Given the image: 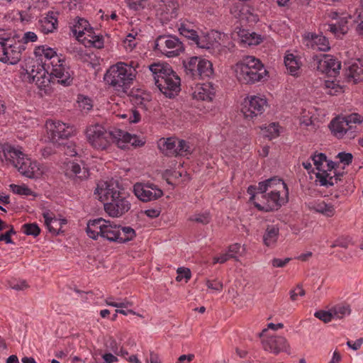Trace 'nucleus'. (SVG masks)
Instances as JSON below:
<instances>
[{
	"instance_id": "obj_17",
	"label": "nucleus",
	"mask_w": 363,
	"mask_h": 363,
	"mask_svg": "<svg viewBox=\"0 0 363 363\" xmlns=\"http://www.w3.org/2000/svg\"><path fill=\"white\" fill-rule=\"evenodd\" d=\"M134 193L140 200L144 202L156 200L163 195V191L153 184H135Z\"/></svg>"
},
{
	"instance_id": "obj_12",
	"label": "nucleus",
	"mask_w": 363,
	"mask_h": 363,
	"mask_svg": "<svg viewBox=\"0 0 363 363\" xmlns=\"http://www.w3.org/2000/svg\"><path fill=\"white\" fill-rule=\"evenodd\" d=\"M325 162L327 163V169H323L321 172L315 174V183L320 186L330 187L337 184L338 182H341L345 172L337 171L340 162H335L328 160Z\"/></svg>"
},
{
	"instance_id": "obj_23",
	"label": "nucleus",
	"mask_w": 363,
	"mask_h": 363,
	"mask_svg": "<svg viewBox=\"0 0 363 363\" xmlns=\"http://www.w3.org/2000/svg\"><path fill=\"white\" fill-rule=\"evenodd\" d=\"M59 13L55 11H49L46 16L40 19L38 21L40 30L45 33L48 34L54 32L57 28L58 21L57 16Z\"/></svg>"
},
{
	"instance_id": "obj_52",
	"label": "nucleus",
	"mask_w": 363,
	"mask_h": 363,
	"mask_svg": "<svg viewBox=\"0 0 363 363\" xmlns=\"http://www.w3.org/2000/svg\"><path fill=\"white\" fill-rule=\"evenodd\" d=\"M290 298L292 301H295L297 300L298 296H303L306 294L305 290L303 289L302 286L297 285L296 287L291 290L289 292Z\"/></svg>"
},
{
	"instance_id": "obj_37",
	"label": "nucleus",
	"mask_w": 363,
	"mask_h": 363,
	"mask_svg": "<svg viewBox=\"0 0 363 363\" xmlns=\"http://www.w3.org/2000/svg\"><path fill=\"white\" fill-rule=\"evenodd\" d=\"M307 38L312 40L320 50L328 51L330 50L329 41L325 36L309 33L307 34Z\"/></svg>"
},
{
	"instance_id": "obj_55",
	"label": "nucleus",
	"mask_w": 363,
	"mask_h": 363,
	"mask_svg": "<svg viewBox=\"0 0 363 363\" xmlns=\"http://www.w3.org/2000/svg\"><path fill=\"white\" fill-rule=\"evenodd\" d=\"M337 157L340 159V162L344 163L346 165H349L352 162L353 156L351 153L340 152L337 155Z\"/></svg>"
},
{
	"instance_id": "obj_38",
	"label": "nucleus",
	"mask_w": 363,
	"mask_h": 363,
	"mask_svg": "<svg viewBox=\"0 0 363 363\" xmlns=\"http://www.w3.org/2000/svg\"><path fill=\"white\" fill-rule=\"evenodd\" d=\"M194 43L200 48L208 50L213 48L215 44L217 43L211 38L209 34H208L201 36L198 35Z\"/></svg>"
},
{
	"instance_id": "obj_42",
	"label": "nucleus",
	"mask_w": 363,
	"mask_h": 363,
	"mask_svg": "<svg viewBox=\"0 0 363 363\" xmlns=\"http://www.w3.org/2000/svg\"><path fill=\"white\" fill-rule=\"evenodd\" d=\"M311 157L318 172H321L324 169L322 167L323 162L327 161L326 155L324 153H315Z\"/></svg>"
},
{
	"instance_id": "obj_48",
	"label": "nucleus",
	"mask_w": 363,
	"mask_h": 363,
	"mask_svg": "<svg viewBox=\"0 0 363 363\" xmlns=\"http://www.w3.org/2000/svg\"><path fill=\"white\" fill-rule=\"evenodd\" d=\"M62 145L64 154L69 156L73 157L77 155L76 146L72 143H65Z\"/></svg>"
},
{
	"instance_id": "obj_33",
	"label": "nucleus",
	"mask_w": 363,
	"mask_h": 363,
	"mask_svg": "<svg viewBox=\"0 0 363 363\" xmlns=\"http://www.w3.org/2000/svg\"><path fill=\"white\" fill-rule=\"evenodd\" d=\"M35 54L40 56H44L49 62H45V65H51L55 62H60V57L57 55V52L50 48H45L44 46L38 47L35 50Z\"/></svg>"
},
{
	"instance_id": "obj_61",
	"label": "nucleus",
	"mask_w": 363,
	"mask_h": 363,
	"mask_svg": "<svg viewBox=\"0 0 363 363\" xmlns=\"http://www.w3.org/2000/svg\"><path fill=\"white\" fill-rule=\"evenodd\" d=\"M347 20L342 19L337 24V27L339 28L340 34H341L342 35H344L345 34H346L347 33L348 28H347Z\"/></svg>"
},
{
	"instance_id": "obj_56",
	"label": "nucleus",
	"mask_w": 363,
	"mask_h": 363,
	"mask_svg": "<svg viewBox=\"0 0 363 363\" xmlns=\"http://www.w3.org/2000/svg\"><path fill=\"white\" fill-rule=\"evenodd\" d=\"M206 285L208 288L215 290V291H221L223 288V284L221 281H218L216 280L210 281L207 280Z\"/></svg>"
},
{
	"instance_id": "obj_22",
	"label": "nucleus",
	"mask_w": 363,
	"mask_h": 363,
	"mask_svg": "<svg viewBox=\"0 0 363 363\" xmlns=\"http://www.w3.org/2000/svg\"><path fill=\"white\" fill-rule=\"evenodd\" d=\"M115 135H117V145L122 149L125 147L126 143L131 144L133 147H141L145 141L140 140L136 135H130L128 132L120 129H115Z\"/></svg>"
},
{
	"instance_id": "obj_41",
	"label": "nucleus",
	"mask_w": 363,
	"mask_h": 363,
	"mask_svg": "<svg viewBox=\"0 0 363 363\" xmlns=\"http://www.w3.org/2000/svg\"><path fill=\"white\" fill-rule=\"evenodd\" d=\"M191 153V149L189 143L184 140H179L176 148V156H186Z\"/></svg>"
},
{
	"instance_id": "obj_1",
	"label": "nucleus",
	"mask_w": 363,
	"mask_h": 363,
	"mask_svg": "<svg viewBox=\"0 0 363 363\" xmlns=\"http://www.w3.org/2000/svg\"><path fill=\"white\" fill-rule=\"evenodd\" d=\"M155 85L166 96L172 98L180 91L181 79L167 63H153L147 67Z\"/></svg>"
},
{
	"instance_id": "obj_31",
	"label": "nucleus",
	"mask_w": 363,
	"mask_h": 363,
	"mask_svg": "<svg viewBox=\"0 0 363 363\" xmlns=\"http://www.w3.org/2000/svg\"><path fill=\"white\" fill-rule=\"evenodd\" d=\"M308 208L310 210H313L327 217H332L335 213L334 206L331 203H327L325 201L310 203Z\"/></svg>"
},
{
	"instance_id": "obj_39",
	"label": "nucleus",
	"mask_w": 363,
	"mask_h": 363,
	"mask_svg": "<svg viewBox=\"0 0 363 363\" xmlns=\"http://www.w3.org/2000/svg\"><path fill=\"white\" fill-rule=\"evenodd\" d=\"M333 318L338 319L343 318L345 315H350L351 310L349 306L337 305L331 308Z\"/></svg>"
},
{
	"instance_id": "obj_16",
	"label": "nucleus",
	"mask_w": 363,
	"mask_h": 363,
	"mask_svg": "<svg viewBox=\"0 0 363 363\" xmlns=\"http://www.w3.org/2000/svg\"><path fill=\"white\" fill-rule=\"evenodd\" d=\"M262 344L265 351L270 352L274 354L280 352L290 354V345L287 340L283 336H269L262 339Z\"/></svg>"
},
{
	"instance_id": "obj_53",
	"label": "nucleus",
	"mask_w": 363,
	"mask_h": 363,
	"mask_svg": "<svg viewBox=\"0 0 363 363\" xmlns=\"http://www.w3.org/2000/svg\"><path fill=\"white\" fill-rule=\"evenodd\" d=\"M189 220L199 223H201L203 225H206L210 222V217L209 214L208 213L199 214L191 217Z\"/></svg>"
},
{
	"instance_id": "obj_26",
	"label": "nucleus",
	"mask_w": 363,
	"mask_h": 363,
	"mask_svg": "<svg viewBox=\"0 0 363 363\" xmlns=\"http://www.w3.org/2000/svg\"><path fill=\"white\" fill-rule=\"evenodd\" d=\"M106 220L100 218L89 220L86 226V233L90 238L97 240L99 236H101L102 230Z\"/></svg>"
},
{
	"instance_id": "obj_19",
	"label": "nucleus",
	"mask_w": 363,
	"mask_h": 363,
	"mask_svg": "<svg viewBox=\"0 0 363 363\" xmlns=\"http://www.w3.org/2000/svg\"><path fill=\"white\" fill-rule=\"evenodd\" d=\"M64 172L66 177L73 179L74 182H78L87 179L89 176V171L86 168L81 166L73 162L69 161L64 164Z\"/></svg>"
},
{
	"instance_id": "obj_49",
	"label": "nucleus",
	"mask_w": 363,
	"mask_h": 363,
	"mask_svg": "<svg viewBox=\"0 0 363 363\" xmlns=\"http://www.w3.org/2000/svg\"><path fill=\"white\" fill-rule=\"evenodd\" d=\"M245 43H247L248 45H258L261 43L262 38L260 35L256 34L255 33H252L245 35V39L242 40Z\"/></svg>"
},
{
	"instance_id": "obj_20",
	"label": "nucleus",
	"mask_w": 363,
	"mask_h": 363,
	"mask_svg": "<svg viewBox=\"0 0 363 363\" xmlns=\"http://www.w3.org/2000/svg\"><path fill=\"white\" fill-rule=\"evenodd\" d=\"M31 65L26 66V73L30 82H35L38 86H45L46 70L38 61H32Z\"/></svg>"
},
{
	"instance_id": "obj_2",
	"label": "nucleus",
	"mask_w": 363,
	"mask_h": 363,
	"mask_svg": "<svg viewBox=\"0 0 363 363\" xmlns=\"http://www.w3.org/2000/svg\"><path fill=\"white\" fill-rule=\"evenodd\" d=\"M138 63L131 61L130 64L118 62L110 67L104 75V81L116 91H126L135 79Z\"/></svg>"
},
{
	"instance_id": "obj_14",
	"label": "nucleus",
	"mask_w": 363,
	"mask_h": 363,
	"mask_svg": "<svg viewBox=\"0 0 363 363\" xmlns=\"http://www.w3.org/2000/svg\"><path fill=\"white\" fill-rule=\"evenodd\" d=\"M46 128L48 138L55 145L60 146L64 144V140L71 136L72 127L61 121H48Z\"/></svg>"
},
{
	"instance_id": "obj_6",
	"label": "nucleus",
	"mask_w": 363,
	"mask_h": 363,
	"mask_svg": "<svg viewBox=\"0 0 363 363\" xmlns=\"http://www.w3.org/2000/svg\"><path fill=\"white\" fill-rule=\"evenodd\" d=\"M115 129L106 130L101 125L95 124L89 126L86 130V137L91 146L97 150H107L112 143L117 144V135Z\"/></svg>"
},
{
	"instance_id": "obj_43",
	"label": "nucleus",
	"mask_w": 363,
	"mask_h": 363,
	"mask_svg": "<svg viewBox=\"0 0 363 363\" xmlns=\"http://www.w3.org/2000/svg\"><path fill=\"white\" fill-rule=\"evenodd\" d=\"M23 233L28 235L38 236L40 229L36 223H26L23 225Z\"/></svg>"
},
{
	"instance_id": "obj_47",
	"label": "nucleus",
	"mask_w": 363,
	"mask_h": 363,
	"mask_svg": "<svg viewBox=\"0 0 363 363\" xmlns=\"http://www.w3.org/2000/svg\"><path fill=\"white\" fill-rule=\"evenodd\" d=\"M350 241H351V240L349 237L342 236V237L337 238L334 241V242L331 245L330 247L332 248H334L336 247H340L346 249L348 247Z\"/></svg>"
},
{
	"instance_id": "obj_60",
	"label": "nucleus",
	"mask_w": 363,
	"mask_h": 363,
	"mask_svg": "<svg viewBox=\"0 0 363 363\" xmlns=\"http://www.w3.org/2000/svg\"><path fill=\"white\" fill-rule=\"evenodd\" d=\"M130 123H138L140 120V114L136 109L129 111Z\"/></svg>"
},
{
	"instance_id": "obj_59",
	"label": "nucleus",
	"mask_w": 363,
	"mask_h": 363,
	"mask_svg": "<svg viewBox=\"0 0 363 363\" xmlns=\"http://www.w3.org/2000/svg\"><path fill=\"white\" fill-rule=\"evenodd\" d=\"M79 107L85 111H89L92 108L91 100L88 98H84L82 101H79Z\"/></svg>"
},
{
	"instance_id": "obj_7",
	"label": "nucleus",
	"mask_w": 363,
	"mask_h": 363,
	"mask_svg": "<svg viewBox=\"0 0 363 363\" xmlns=\"http://www.w3.org/2000/svg\"><path fill=\"white\" fill-rule=\"evenodd\" d=\"M22 45L17 35L0 34V61L16 65L21 57Z\"/></svg>"
},
{
	"instance_id": "obj_9",
	"label": "nucleus",
	"mask_w": 363,
	"mask_h": 363,
	"mask_svg": "<svg viewBox=\"0 0 363 363\" xmlns=\"http://www.w3.org/2000/svg\"><path fill=\"white\" fill-rule=\"evenodd\" d=\"M102 229L101 237L110 242L125 243L133 240L136 236V233L133 228L115 225L109 220H106Z\"/></svg>"
},
{
	"instance_id": "obj_5",
	"label": "nucleus",
	"mask_w": 363,
	"mask_h": 363,
	"mask_svg": "<svg viewBox=\"0 0 363 363\" xmlns=\"http://www.w3.org/2000/svg\"><path fill=\"white\" fill-rule=\"evenodd\" d=\"M363 122V116L354 113L347 116H338L330 123V128L332 133L338 138L345 135L348 139H353L357 136V124Z\"/></svg>"
},
{
	"instance_id": "obj_4",
	"label": "nucleus",
	"mask_w": 363,
	"mask_h": 363,
	"mask_svg": "<svg viewBox=\"0 0 363 363\" xmlns=\"http://www.w3.org/2000/svg\"><path fill=\"white\" fill-rule=\"evenodd\" d=\"M99 194L105 197L104 210L111 217H121L130 208V203L113 184H106Z\"/></svg>"
},
{
	"instance_id": "obj_63",
	"label": "nucleus",
	"mask_w": 363,
	"mask_h": 363,
	"mask_svg": "<svg viewBox=\"0 0 363 363\" xmlns=\"http://www.w3.org/2000/svg\"><path fill=\"white\" fill-rule=\"evenodd\" d=\"M160 213H161V211L160 210V208L147 209V210L145 211V212H144V213L147 217L151 218H155L158 217L160 216Z\"/></svg>"
},
{
	"instance_id": "obj_28",
	"label": "nucleus",
	"mask_w": 363,
	"mask_h": 363,
	"mask_svg": "<svg viewBox=\"0 0 363 363\" xmlns=\"http://www.w3.org/2000/svg\"><path fill=\"white\" fill-rule=\"evenodd\" d=\"M215 95L213 89L210 84L197 86L193 93L194 99L201 101H211Z\"/></svg>"
},
{
	"instance_id": "obj_3",
	"label": "nucleus",
	"mask_w": 363,
	"mask_h": 363,
	"mask_svg": "<svg viewBox=\"0 0 363 363\" xmlns=\"http://www.w3.org/2000/svg\"><path fill=\"white\" fill-rule=\"evenodd\" d=\"M233 69L238 82L243 84H253L266 79L268 74L261 61L253 56H245L236 63Z\"/></svg>"
},
{
	"instance_id": "obj_50",
	"label": "nucleus",
	"mask_w": 363,
	"mask_h": 363,
	"mask_svg": "<svg viewBox=\"0 0 363 363\" xmlns=\"http://www.w3.org/2000/svg\"><path fill=\"white\" fill-rule=\"evenodd\" d=\"M315 316L323 320L324 323H329L333 318V313L330 309L329 311H319L315 312Z\"/></svg>"
},
{
	"instance_id": "obj_24",
	"label": "nucleus",
	"mask_w": 363,
	"mask_h": 363,
	"mask_svg": "<svg viewBox=\"0 0 363 363\" xmlns=\"http://www.w3.org/2000/svg\"><path fill=\"white\" fill-rule=\"evenodd\" d=\"M276 186L278 189H282L286 191V194H288V188L284 182L281 179H277L276 177L270 178L264 182H261L259 183L258 186L257 187V191L261 194V197L262 198V195L268 191L269 189H273Z\"/></svg>"
},
{
	"instance_id": "obj_30",
	"label": "nucleus",
	"mask_w": 363,
	"mask_h": 363,
	"mask_svg": "<svg viewBox=\"0 0 363 363\" xmlns=\"http://www.w3.org/2000/svg\"><path fill=\"white\" fill-rule=\"evenodd\" d=\"M158 147L167 157L176 156L177 141L173 138L160 139Z\"/></svg>"
},
{
	"instance_id": "obj_11",
	"label": "nucleus",
	"mask_w": 363,
	"mask_h": 363,
	"mask_svg": "<svg viewBox=\"0 0 363 363\" xmlns=\"http://www.w3.org/2000/svg\"><path fill=\"white\" fill-rule=\"evenodd\" d=\"M311 65L313 69H316L329 77H335L341 68L340 62L331 55L323 54L313 55Z\"/></svg>"
},
{
	"instance_id": "obj_32",
	"label": "nucleus",
	"mask_w": 363,
	"mask_h": 363,
	"mask_svg": "<svg viewBox=\"0 0 363 363\" xmlns=\"http://www.w3.org/2000/svg\"><path fill=\"white\" fill-rule=\"evenodd\" d=\"M363 76V65L360 62H354L350 65L346 72L348 81H353L354 84L361 80Z\"/></svg>"
},
{
	"instance_id": "obj_46",
	"label": "nucleus",
	"mask_w": 363,
	"mask_h": 363,
	"mask_svg": "<svg viewBox=\"0 0 363 363\" xmlns=\"http://www.w3.org/2000/svg\"><path fill=\"white\" fill-rule=\"evenodd\" d=\"M177 277H176V280L177 281H181L183 278L186 279V282H187L191 276V271L189 268L186 267H179L177 270Z\"/></svg>"
},
{
	"instance_id": "obj_64",
	"label": "nucleus",
	"mask_w": 363,
	"mask_h": 363,
	"mask_svg": "<svg viewBox=\"0 0 363 363\" xmlns=\"http://www.w3.org/2000/svg\"><path fill=\"white\" fill-rule=\"evenodd\" d=\"M102 357L106 363H113L118 361L117 357L110 352L104 354Z\"/></svg>"
},
{
	"instance_id": "obj_10",
	"label": "nucleus",
	"mask_w": 363,
	"mask_h": 363,
	"mask_svg": "<svg viewBox=\"0 0 363 363\" xmlns=\"http://www.w3.org/2000/svg\"><path fill=\"white\" fill-rule=\"evenodd\" d=\"M155 49L168 57L179 56L184 52L183 43L174 35H160L155 40Z\"/></svg>"
},
{
	"instance_id": "obj_58",
	"label": "nucleus",
	"mask_w": 363,
	"mask_h": 363,
	"mask_svg": "<svg viewBox=\"0 0 363 363\" xmlns=\"http://www.w3.org/2000/svg\"><path fill=\"white\" fill-rule=\"evenodd\" d=\"M290 260L291 258L289 257L284 260L278 258H274L272 261V264L274 267H284Z\"/></svg>"
},
{
	"instance_id": "obj_15",
	"label": "nucleus",
	"mask_w": 363,
	"mask_h": 363,
	"mask_svg": "<svg viewBox=\"0 0 363 363\" xmlns=\"http://www.w3.org/2000/svg\"><path fill=\"white\" fill-rule=\"evenodd\" d=\"M267 106V101L265 98L251 96L244 100L241 111L245 118L253 119L262 115Z\"/></svg>"
},
{
	"instance_id": "obj_36",
	"label": "nucleus",
	"mask_w": 363,
	"mask_h": 363,
	"mask_svg": "<svg viewBox=\"0 0 363 363\" xmlns=\"http://www.w3.org/2000/svg\"><path fill=\"white\" fill-rule=\"evenodd\" d=\"M284 64L289 72L293 76H297L300 69V63L293 54H288L284 57Z\"/></svg>"
},
{
	"instance_id": "obj_25",
	"label": "nucleus",
	"mask_w": 363,
	"mask_h": 363,
	"mask_svg": "<svg viewBox=\"0 0 363 363\" xmlns=\"http://www.w3.org/2000/svg\"><path fill=\"white\" fill-rule=\"evenodd\" d=\"M178 6L179 4L176 1L169 0L166 1L165 4H159L158 11L165 21H169L177 16Z\"/></svg>"
},
{
	"instance_id": "obj_18",
	"label": "nucleus",
	"mask_w": 363,
	"mask_h": 363,
	"mask_svg": "<svg viewBox=\"0 0 363 363\" xmlns=\"http://www.w3.org/2000/svg\"><path fill=\"white\" fill-rule=\"evenodd\" d=\"M50 75L57 79V82L63 86H69L72 82L73 78L70 72L69 67L65 59L60 58V62L52 63Z\"/></svg>"
},
{
	"instance_id": "obj_45",
	"label": "nucleus",
	"mask_w": 363,
	"mask_h": 363,
	"mask_svg": "<svg viewBox=\"0 0 363 363\" xmlns=\"http://www.w3.org/2000/svg\"><path fill=\"white\" fill-rule=\"evenodd\" d=\"M264 130L266 132L265 136L270 140L279 135L278 125L274 123H270L267 127L264 128Z\"/></svg>"
},
{
	"instance_id": "obj_13",
	"label": "nucleus",
	"mask_w": 363,
	"mask_h": 363,
	"mask_svg": "<svg viewBox=\"0 0 363 363\" xmlns=\"http://www.w3.org/2000/svg\"><path fill=\"white\" fill-rule=\"evenodd\" d=\"M282 189L277 186L270 191L267 195H262V202L254 201L255 206L259 210L264 212H269L278 210L284 203H286L288 194L285 193V197H281L280 194Z\"/></svg>"
},
{
	"instance_id": "obj_35",
	"label": "nucleus",
	"mask_w": 363,
	"mask_h": 363,
	"mask_svg": "<svg viewBox=\"0 0 363 363\" xmlns=\"http://www.w3.org/2000/svg\"><path fill=\"white\" fill-rule=\"evenodd\" d=\"M45 219V224L47 226L48 230L50 233H57L59 230V226H60V222L57 219L54 214L50 211H45L43 213Z\"/></svg>"
},
{
	"instance_id": "obj_8",
	"label": "nucleus",
	"mask_w": 363,
	"mask_h": 363,
	"mask_svg": "<svg viewBox=\"0 0 363 363\" xmlns=\"http://www.w3.org/2000/svg\"><path fill=\"white\" fill-rule=\"evenodd\" d=\"M183 65L186 75L191 79L208 77L213 73L212 63L199 57H191L184 60Z\"/></svg>"
},
{
	"instance_id": "obj_44",
	"label": "nucleus",
	"mask_w": 363,
	"mask_h": 363,
	"mask_svg": "<svg viewBox=\"0 0 363 363\" xmlns=\"http://www.w3.org/2000/svg\"><path fill=\"white\" fill-rule=\"evenodd\" d=\"M179 33L184 37L191 40L194 43L197 38L198 35L196 30L187 28L185 25L182 24L179 28Z\"/></svg>"
},
{
	"instance_id": "obj_62",
	"label": "nucleus",
	"mask_w": 363,
	"mask_h": 363,
	"mask_svg": "<svg viewBox=\"0 0 363 363\" xmlns=\"http://www.w3.org/2000/svg\"><path fill=\"white\" fill-rule=\"evenodd\" d=\"M38 39L36 34L33 32H27L24 34L23 40L25 43L28 42H35Z\"/></svg>"
},
{
	"instance_id": "obj_51",
	"label": "nucleus",
	"mask_w": 363,
	"mask_h": 363,
	"mask_svg": "<svg viewBox=\"0 0 363 363\" xmlns=\"http://www.w3.org/2000/svg\"><path fill=\"white\" fill-rule=\"evenodd\" d=\"M11 189H12L13 192L19 194V195H30L32 191L31 190L25 186H20L16 184H11L10 186Z\"/></svg>"
},
{
	"instance_id": "obj_27",
	"label": "nucleus",
	"mask_w": 363,
	"mask_h": 363,
	"mask_svg": "<svg viewBox=\"0 0 363 363\" xmlns=\"http://www.w3.org/2000/svg\"><path fill=\"white\" fill-rule=\"evenodd\" d=\"M2 152L6 160L12 164L15 167H16V164H19L21 161V157L26 155L20 150L11 145L4 146L2 147Z\"/></svg>"
},
{
	"instance_id": "obj_54",
	"label": "nucleus",
	"mask_w": 363,
	"mask_h": 363,
	"mask_svg": "<svg viewBox=\"0 0 363 363\" xmlns=\"http://www.w3.org/2000/svg\"><path fill=\"white\" fill-rule=\"evenodd\" d=\"M106 346L108 350L113 352L116 355H119V345L115 339L110 338Z\"/></svg>"
},
{
	"instance_id": "obj_21",
	"label": "nucleus",
	"mask_w": 363,
	"mask_h": 363,
	"mask_svg": "<svg viewBox=\"0 0 363 363\" xmlns=\"http://www.w3.org/2000/svg\"><path fill=\"white\" fill-rule=\"evenodd\" d=\"M18 172L28 178H35L40 174V168L36 162H32L26 155L21 157V161L16 164Z\"/></svg>"
},
{
	"instance_id": "obj_40",
	"label": "nucleus",
	"mask_w": 363,
	"mask_h": 363,
	"mask_svg": "<svg viewBox=\"0 0 363 363\" xmlns=\"http://www.w3.org/2000/svg\"><path fill=\"white\" fill-rule=\"evenodd\" d=\"M89 26V23L84 18H79L75 25H74L72 31L77 38L83 35L84 31L86 30Z\"/></svg>"
},
{
	"instance_id": "obj_57",
	"label": "nucleus",
	"mask_w": 363,
	"mask_h": 363,
	"mask_svg": "<svg viewBox=\"0 0 363 363\" xmlns=\"http://www.w3.org/2000/svg\"><path fill=\"white\" fill-rule=\"evenodd\" d=\"M146 0H128L129 7L135 11L140 10L144 7Z\"/></svg>"
},
{
	"instance_id": "obj_34",
	"label": "nucleus",
	"mask_w": 363,
	"mask_h": 363,
	"mask_svg": "<svg viewBox=\"0 0 363 363\" xmlns=\"http://www.w3.org/2000/svg\"><path fill=\"white\" fill-rule=\"evenodd\" d=\"M130 101L136 107L145 110L147 104L150 101V96L147 93L137 91L130 95Z\"/></svg>"
},
{
	"instance_id": "obj_29",
	"label": "nucleus",
	"mask_w": 363,
	"mask_h": 363,
	"mask_svg": "<svg viewBox=\"0 0 363 363\" xmlns=\"http://www.w3.org/2000/svg\"><path fill=\"white\" fill-rule=\"evenodd\" d=\"M279 235V228L274 225H268L263 235V242L267 247H274Z\"/></svg>"
}]
</instances>
